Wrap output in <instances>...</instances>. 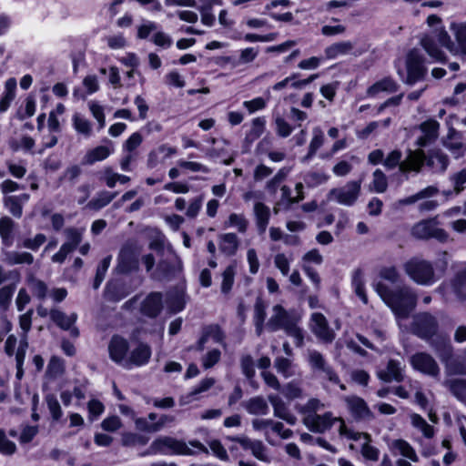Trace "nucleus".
Here are the masks:
<instances>
[{
	"label": "nucleus",
	"instance_id": "1",
	"mask_svg": "<svg viewBox=\"0 0 466 466\" xmlns=\"http://www.w3.org/2000/svg\"><path fill=\"white\" fill-rule=\"evenodd\" d=\"M375 290L399 319H407L416 307L417 296L408 286L391 290L384 283L379 282L375 285Z\"/></svg>",
	"mask_w": 466,
	"mask_h": 466
},
{
	"label": "nucleus",
	"instance_id": "2",
	"mask_svg": "<svg viewBox=\"0 0 466 466\" xmlns=\"http://www.w3.org/2000/svg\"><path fill=\"white\" fill-rule=\"evenodd\" d=\"M299 320V316L287 311L281 305H275L267 328L270 331L283 329L288 336L295 339L297 347H301L304 343V334L298 325Z\"/></svg>",
	"mask_w": 466,
	"mask_h": 466
},
{
	"label": "nucleus",
	"instance_id": "3",
	"mask_svg": "<svg viewBox=\"0 0 466 466\" xmlns=\"http://www.w3.org/2000/svg\"><path fill=\"white\" fill-rule=\"evenodd\" d=\"M402 268L407 276L418 285L431 286L439 279L432 263L420 258H410Z\"/></svg>",
	"mask_w": 466,
	"mask_h": 466
},
{
	"label": "nucleus",
	"instance_id": "4",
	"mask_svg": "<svg viewBox=\"0 0 466 466\" xmlns=\"http://www.w3.org/2000/svg\"><path fill=\"white\" fill-rule=\"evenodd\" d=\"M307 360L312 372L320 380L331 384H339V377L322 353L316 350H308Z\"/></svg>",
	"mask_w": 466,
	"mask_h": 466
},
{
	"label": "nucleus",
	"instance_id": "5",
	"mask_svg": "<svg viewBox=\"0 0 466 466\" xmlns=\"http://www.w3.org/2000/svg\"><path fill=\"white\" fill-rule=\"evenodd\" d=\"M411 235L419 239L435 238L441 243L450 239L449 233L439 227L437 217L416 223L411 228Z\"/></svg>",
	"mask_w": 466,
	"mask_h": 466
},
{
	"label": "nucleus",
	"instance_id": "6",
	"mask_svg": "<svg viewBox=\"0 0 466 466\" xmlns=\"http://www.w3.org/2000/svg\"><path fill=\"white\" fill-rule=\"evenodd\" d=\"M439 192L438 187L435 186H429L416 194L409 196L407 198L399 199L396 202V206L398 208L413 205L418 201H421L418 207L420 212H429L436 209L439 206L437 200L430 199L431 198L437 195Z\"/></svg>",
	"mask_w": 466,
	"mask_h": 466
},
{
	"label": "nucleus",
	"instance_id": "7",
	"mask_svg": "<svg viewBox=\"0 0 466 466\" xmlns=\"http://www.w3.org/2000/svg\"><path fill=\"white\" fill-rule=\"evenodd\" d=\"M361 191V180L348 181L343 187L332 188L329 198L340 205L353 206Z\"/></svg>",
	"mask_w": 466,
	"mask_h": 466
},
{
	"label": "nucleus",
	"instance_id": "8",
	"mask_svg": "<svg viewBox=\"0 0 466 466\" xmlns=\"http://www.w3.org/2000/svg\"><path fill=\"white\" fill-rule=\"evenodd\" d=\"M147 453H175L180 455H192L194 452L187 443L171 437H161L155 440Z\"/></svg>",
	"mask_w": 466,
	"mask_h": 466
},
{
	"label": "nucleus",
	"instance_id": "9",
	"mask_svg": "<svg viewBox=\"0 0 466 466\" xmlns=\"http://www.w3.org/2000/svg\"><path fill=\"white\" fill-rule=\"evenodd\" d=\"M407 78L405 82L409 85L423 79L427 73L424 56L419 51L410 50L406 57Z\"/></svg>",
	"mask_w": 466,
	"mask_h": 466
},
{
	"label": "nucleus",
	"instance_id": "10",
	"mask_svg": "<svg viewBox=\"0 0 466 466\" xmlns=\"http://www.w3.org/2000/svg\"><path fill=\"white\" fill-rule=\"evenodd\" d=\"M340 417H335L331 411L324 412L323 414H315L303 417V424L311 431L316 433H323L329 431L335 423L340 421Z\"/></svg>",
	"mask_w": 466,
	"mask_h": 466
},
{
	"label": "nucleus",
	"instance_id": "11",
	"mask_svg": "<svg viewBox=\"0 0 466 466\" xmlns=\"http://www.w3.org/2000/svg\"><path fill=\"white\" fill-rule=\"evenodd\" d=\"M141 248L136 244L127 243L120 250L118 256V269L123 273H129L138 268Z\"/></svg>",
	"mask_w": 466,
	"mask_h": 466
},
{
	"label": "nucleus",
	"instance_id": "12",
	"mask_svg": "<svg viewBox=\"0 0 466 466\" xmlns=\"http://www.w3.org/2000/svg\"><path fill=\"white\" fill-rule=\"evenodd\" d=\"M411 367L425 375L437 377L440 374V367L432 356L426 352H417L410 356Z\"/></svg>",
	"mask_w": 466,
	"mask_h": 466
},
{
	"label": "nucleus",
	"instance_id": "13",
	"mask_svg": "<svg viewBox=\"0 0 466 466\" xmlns=\"http://www.w3.org/2000/svg\"><path fill=\"white\" fill-rule=\"evenodd\" d=\"M322 262L323 256L317 248L309 250L301 258V268L317 289H319L320 286V277L319 276L317 270L312 268V265L319 266L322 264Z\"/></svg>",
	"mask_w": 466,
	"mask_h": 466
},
{
	"label": "nucleus",
	"instance_id": "14",
	"mask_svg": "<svg viewBox=\"0 0 466 466\" xmlns=\"http://www.w3.org/2000/svg\"><path fill=\"white\" fill-rule=\"evenodd\" d=\"M412 330L420 338L430 339L436 334L438 322L431 314L420 313L414 317Z\"/></svg>",
	"mask_w": 466,
	"mask_h": 466
},
{
	"label": "nucleus",
	"instance_id": "15",
	"mask_svg": "<svg viewBox=\"0 0 466 466\" xmlns=\"http://www.w3.org/2000/svg\"><path fill=\"white\" fill-rule=\"evenodd\" d=\"M232 441L238 442L244 450L249 451L257 460L265 463L271 462L272 458L268 449L261 441L252 440L246 436L235 437Z\"/></svg>",
	"mask_w": 466,
	"mask_h": 466
},
{
	"label": "nucleus",
	"instance_id": "16",
	"mask_svg": "<svg viewBox=\"0 0 466 466\" xmlns=\"http://www.w3.org/2000/svg\"><path fill=\"white\" fill-rule=\"evenodd\" d=\"M309 328L313 334L325 343H331L335 339V332L329 328L326 317L315 312L310 317Z\"/></svg>",
	"mask_w": 466,
	"mask_h": 466
},
{
	"label": "nucleus",
	"instance_id": "17",
	"mask_svg": "<svg viewBox=\"0 0 466 466\" xmlns=\"http://www.w3.org/2000/svg\"><path fill=\"white\" fill-rule=\"evenodd\" d=\"M343 400L346 403L349 412L355 420H362L373 418V413L362 398L356 395H350L345 396Z\"/></svg>",
	"mask_w": 466,
	"mask_h": 466
},
{
	"label": "nucleus",
	"instance_id": "18",
	"mask_svg": "<svg viewBox=\"0 0 466 466\" xmlns=\"http://www.w3.org/2000/svg\"><path fill=\"white\" fill-rule=\"evenodd\" d=\"M128 349V342L126 339L117 335L113 336L108 344L109 358L115 363L126 368Z\"/></svg>",
	"mask_w": 466,
	"mask_h": 466
},
{
	"label": "nucleus",
	"instance_id": "19",
	"mask_svg": "<svg viewBox=\"0 0 466 466\" xmlns=\"http://www.w3.org/2000/svg\"><path fill=\"white\" fill-rule=\"evenodd\" d=\"M50 318L51 319L62 329L68 330L70 335L74 338H77L79 335L78 329L75 326V323L77 319L76 313H71L70 315L66 314L65 312L54 309L50 310Z\"/></svg>",
	"mask_w": 466,
	"mask_h": 466
},
{
	"label": "nucleus",
	"instance_id": "20",
	"mask_svg": "<svg viewBox=\"0 0 466 466\" xmlns=\"http://www.w3.org/2000/svg\"><path fill=\"white\" fill-rule=\"evenodd\" d=\"M425 162L426 155L422 149L410 150L400 165V171L403 174L409 172L419 173Z\"/></svg>",
	"mask_w": 466,
	"mask_h": 466
},
{
	"label": "nucleus",
	"instance_id": "21",
	"mask_svg": "<svg viewBox=\"0 0 466 466\" xmlns=\"http://www.w3.org/2000/svg\"><path fill=\"white\" fill-rule=\"evenodd\" d=\"M9 248H1L2 261L7 266L32 265L34 256L27 251L10 250Z\"/></svg>",
	"mask_w": 466,
	"mask_h": 466
},
{
	"label": "nucleus",
	"instance_id": "22",
	"mask_svg": "<svg viewBox=\"0 0 466 466\" xmlns=\"http://www.w3.org/2000/svg\"><path fill=\"white\" fill-rule=\"evenodd\" d=\"M421 136L416 140L418 147H426L433 143L439 137L440 124L434 119H428L419 126Z\"/></svg>",
	"mask_w": 466,
	"mask_h": 466
},
{
	"label": "nucleus",
	"instance_id": "23",
	"mask_svg": "<svg viewBox=\"0 0 466 466\" xmlns=\"http://www.w3.org/2000/svg\"><path fill=\"white\" fill-rule=\"evenodd\" d=\"M162 308V294L160 292H151L141 302L140 312L148 318H156Z\"/></svg>",
	"mask_w": 466,
	"mask_h": 466
},
{
	"label": "nucleus",
	"instance_id": "24",
	"mask_svg": "<svg viewBox=\"0 0 466 466\" xmlns=\"http://www.w3.org/2000/svg\"><path fill=\"white\" fill-rule=\"evenodd\" d=\"M404 366L395 360H390L384 370L377 372V376L384 382L397 381L400 382L404 380Z\"/></svg>",
	"mask_w": 466,
	"mask_h": 466
},
{
	"label": "nucleus",
	"instance_id": "25",
	"mask_svg": "<svg viewBox=\"0 0 466 466\" xmlns=\"http://www.w3.org/2000/svg\"><path fill=\"white\" fill-rule=\"evenodd\" d=\"M151 354V348L147 344L139 343L130 351L126 368L130 369L134 366L140 367L147 364Z\"/></svg>",
	"mask_w": 466,
	"mask_h": 466
},
{
	"label": "nucleus",
	"instance_id": "26",
	"mask_svg": "<svg viewBox=\"0 0 466 466\" xmlns=\"http://www.w3.org/2000/svg\"><path fill=\"white\" fill-rule=\"evenodd\" d=\"M268 399L272 405L275 417L285 420L290 425H294L296 423V416L289 411L288 405L279 396L271 394L268 395Z\"/></svg>",
	"mask_w": 466,
	"mask_h": 466
},
{
	"label": "nucleus",
	"instance_id": "27",
	"mask_svg": "<svg viewBox=\"0 0 466 466\" xmlns=\"http://www.w3.org/2000/svg\"><path fill=\"white\" fill-rule=\"evenodd\" d=\"M114 152V146L110 140L106 141V145L96 147L88 150L83 158L86 165H93L96 162L106 159Z\"/></svg>",
	"mask_w": 466,
	"mask_h": 466
},
{
	"label": "nucleus",
	"instance_id": "28",
	"mask_svg": "<svg viewBox=\"0 0 466 466\" xmlns=\"http://www.w3.org/2000/svg\"><path fill=\"white\" fill-rule=\"evenodd\" d=\"M30 198L29 194L24 193L15 196H5L3 198L4 207L15 218H20L23 215V207Z\"/></svg>",
	"mask_w": 466,
	"mask_h": 466
},
{
	"label": "nucleus",
	"instance_id": "29",
	"mask_svg": "<svg viewBox=\"0 0 466 466\" xmlns=\"http://www.w3.org/2000/svg\"><path fill=\"white\" fill-rule=\"evenodd\" d=\"M451 289L457 300L466 301V265L459 269L451 280Z\"/></svg>",
	"mask_w": 466,
	"mask_h": 466
},
{
	"label": "nucleus",
	"instance_id": "30",
	"mask_svg": "<svg viewBox=\"0 0 466 466\" xmlns=\"http://www.w3.org/2000/svg\"><path fill=\"white\" fill-rule=\"evenodd\" d=\"M389 448L394 455H401L413 462L419 461V457L414 448L402 439L393 440L389 444Z\"/></svg>",
	"mask_w": 466,
	"mask_h": 466
},
{
	"label": "nucleus",
	"instance_id": "31",
	"mask_svg": "<svg viewBox=\"0 0 466 466\" xmlns=\"http://www.w3.org/2000/svg\"><path fill=\"white\" fill-rule=\"evenodd\" d=\"M174 421V417L169 415H162L155 422H149L145 418H137L135 420L136 428L138 431L146 432H157L160 431L167 423Z\"/></svg>",
	"mask_w": 466,
	"mask_h": 466
},
{
	"label": "nucleus",
	"instance_id": "32",
	"mask_svg": "<svg viewBox=\"0 0 466 466\" xmlns=\"http://www.w3.org/2000/svg\"><path fill=\"white\" fill-rule=\"evenodd\" d=\"M176 153L177 150L175 147H169L167 144H162L150 151L147 157V166L153 168Z\"/></svg>",
	"mask_w": 466,
	"mask_h": 466
},
{
	"label": "nucleus",
	"instance_id": "33",
	"mask_svg": "<svg viewBox=\"0 0 466 466\" xmlns=\"http://www.w3.org/2000/svg\"><path fill=\"white\" fill-rule=\"evenodd\" d=\"M353 49L354 44L351 41H339L327 46L324 54L327 59H336L339 56L351 54Z\"/></svg>",
	"mask_w": 466,
	"mask_h": 466
},
{
	"label": "nucleus",
	"instance_id": "34",
	"mask_svg": "<svg viewBox=\"0 0 466 466\" xmlns=\"http://www.w3.org/2000/svg\"><path fill=\"white\" fill-rule=\"evenodd\" d=\"M213 342L217 344L224 343V334L218 326H209L203 331L201 338L198 342L197 349L203 350L207 343Z\"/></svg>",
	"mask_w": 466,
	"mask_h": 466
},
{
	"label": "nucleus",
	"instance_id": "35",
	"mask_svg": "<svg viewBox=\"0 0 466 466\" xmlns=\"http://www.w3.org/2000/svg\"><path fill=\"white\" fill-rule=\"evenodd\" d=\"M15 222L7 216L0 218V238L3 247L10 248L15 241L14 236Z\"/></svg>",
	"mask_w": 466,
	"mask_h": 466
},
{
	"label": "nucleus",
	"instance_id": "36",
	"mask_svg": "<svg viewBox=\"0 0 466 466\" xmlns=\"http://www.w3.org/2000/svg\"><path fill=\"white\" fill-rule=\"evenodd\" d=\"M426 164L435 172L443 173L449 166V158L441 150L433 149L426 157Z\"/></svg>",
	"mask_w": 466,
	"mask_h": 466
},
{
	"label": "nucleus",
	"instance_id": "37",
	"mask_svg": "<svg viewBox=\"0 0 466 466\" xmlns=\"http://www.w3.org/2000/svg\"><path fill=\"white\" fill-rule=\"evenodd\" d=\"M398 84L390 77H384L372 86L367 90L368 96L374 97L380 93H394L398 90Z\"/></svg>",
	"mask_w": 466,
	"mask_h": 466
},
{
	"label": "nucleus",
	"instance_id": "38",
	"mask_svg": "<svg viewBox=\"0 0 466 466\" xmlns=\"http://www.w3.org/2000/svg\"><path fill=\"white\" fill-rule=\"evenodd\" d=\"M444 147L449 149L455 157H461L466 149V147L461 142L459 134L454 128H451L446 138L443 141Z\"/></svg>",
	"mask_w": 466,
	"mask_h": 466
},
{
	"label": "nucleus",
	"instance_id": "39",
	"mask_svg": "<svg viewBox=\"0 0 466 466\" xmlns=\"http://www.w3.org/2000/svg\"><path fill=\"white\" fill-rule=\"evenodd\" d=\"M254 216L258 233L264 234L270 218L269 208L262 202H257L254 205Z\"/></svg>",
	"mask_w": 466,
	"mask_h": 466
},
{
	"label": "nucleus",
	"instance_id": "40",
	"mask_svg": "<svg viewBox=\"0 0 466 466\" xmlns=\"http://www.w3.org/2000/svg\"><path fill=\"white\" fill-rule=\"evenodd\" d=\"M219 249L227 256H233L238 248V238L235 233L221 234L218 237Z\"/></svg>",
	"mask_w": 466,
	"mask_h": 466
},
{
	"label": "nucleus",
	"instance_id": "41",
	"mask_svg": "<svg viewBox=\"0 0 466 466\" xmlns=\"http://www.w3.org/2000/svg\"><path fill=\"white\" fill-rule=\"evenodd\" d=\"M266 129V119L263 116H258L251 120L249 129L246 134L245 142L252 144L262 136Z\"/></svg>",
	"mask_w": 466,
	"mask_h": 466
},
{
	"label": "nucleus",
	"instance_id": "42",
	"mask_svg": "<svg viewBox=\"0 0 466 466\" xmlns=\"http://www.w3.org/2000/svg\"><path fill=\"white\" fill-rule=\"evenodd\" d=\"M438 42L434 36L425 35L420 40V45L427 54L435 61H443L444 53L438 47Z\"/></svg>",
	"mask_w": 466,
	"mask_h": 466
},
{
	"label": "nucleus",
	"instance_id": "43",
	"mask_svg": "<svg viewBox=\"0 0 466 466\" xmlns=\"http://www.w3.org/2000/svg\"><path fill=\"white\" fill-rule=\"evenodd\" d=\"M246 410L253 415H266L268 412V406L265 399L257 396L249 399L244 403Z\"/></svg>",
	"mask_w": 466,
	"mask_h": 466
},
{
	"label": "nucleus",
	"instance_id": "44",
	"mask_svg": "<svg viewBox=\"0 0 466 466\" xmlns=\"http://www.w3.org/2000/svg\"><path fill=\"white\" fill-rule=\"evenodd\" d=\"M266 304L262 299L258 298L254 305V324L256 327V333L260 336L264 329V321L266 319Z\"/></svg>",
	"mask_w": 466,
	"mask_h": 466
},
{
	"label": "nucleus",
	"instance_id": "45",
	"mask_svg": "<svg viewBox=\"0 0 466 466\" xmlns=\"http://www.w3.org/2000/svg\"><path fill=\"white\" fill-rule=\"evenodd\" d=\"M388 188V178L380 170L376 169L372 174V180L369 185V190L375 193H384Z\"/></svg>",
	"mask_w": 466,
	"mask_h": 466
},
{
	"label": "nucleus",
	"instance_id": "46",
	"mask_svg": "<svg viewBox=\"0 0 466 466\" xmlns=\"http://www.w3.org/2000/svg\"><path fill=\"white\" fill-rule=\"evenodd\" d=\"M276 370L284 378L288 379L295 375V366L291 360L284 357H278L274 360Z\"/></svg>",
	"mask_w": 466,
	"mask_h": 466
},
{
	"label": "nucleus",
	"instance_id": "47",
	"mask_svg": "<svg viewBox=\"0 0 466 466\" xmlns=\"http://www.w3.org/2000/svg\"><path fill=\"white\" fill-rule=\"evenodd\" d=\"M364 284L365 282L362 270L360 268L354 270L352 275V286L354 288L355 293L364 304H367L368 297L365 292Z\"/></svg>",
	"mask_w": 466,
	"mask_h": 466
},
{
	"label": "nucleus",
	"instance_id": "48",
	"mask_svg": "<svg viewBox=\"0 0 466 466\" xmlns=\"http://www.w3.org/2000/svg\"><path fill=\"white\" fill-rule=\"evenodd\" d=\"M27 284L32 289L33 294L39 299H45L47 296V286L46 284L36 279L35 276L30 275L26 278Z\"/></svg>",
	"mask_w": 466,
	"mask_h": 466
},
{
	"label": "nucleus",
	"instance_id": "49",
	"mask_svg": "<svg viewBox=\"0 0 466 466\" xmlns=\"http://www.w3.org/2000/svg\"><path fill=\"white\" fill-rule=\"evenodd\" d=\"M116 195V193L102 191L90 200L86 207L92 210H99L108 205L115 198Z\"/></svg>",
	"mask_w": 466,
	"mask_h": 466
},
{
	"label": "nucleus",
	"instance_id": "50",
	"mask_svg": "<svg viewBox=\"0 0 466 466\" xmlns=\"http://www.w3.org/2000/svg\"><path fill=\"white\" fill-rule=\"evenodd\" d=\"M413 427L420 431L424 437L431 439L434 436V429L420 415L413 413L410 415Z\"/></svg>",
	"mask_w": 466,
	"mask_h": 466
},
{
	"label": "nucleus",
	"instance_id": "51",
	"mask_svg": "<svg viewBox=\"0 0 466 466\" xmlns=\"http://www.w3.org/2000/svg\"><path fill=\"white\" fill-rule=\"evenodd\" d=\"M225 226L228 228H235L239 233H245L248 229V221L243 214L231 213Z\"/></svg>",
	"mask_w": 466,
	"mask_h": 466
},
{
	"label": "nucleus",
	"instance_id": "52",
	"mask_svg": "<svg viewBox=\"0 0 466 466\" xmlns=\"http://www.w3.org/2000/svg\"><path fill=\"white\" fill-rule=\"evenodd\" d=\"M73 127L76 131L86 137H89L92 134V125L89 120L83 117L79 114H75L72 118Z\"/></svg>",
	"mask_w": 466,
	"mask_h": 466
},
{
	"label": "nucleus",
	"instance_id": "53",
	"mask_svg": "<svg viewBox=\"0 0 466 466\" xmlns=\"http://www.w3.org/2000/svg\"><path fill=\"white\" fill-rule=\"evenodd\" d=\"M325 407V403H323L319 399L311 398L299 409V412L303 417H307L318 414V412L324 410Z\"/></svg>",
	"mask_w": 466,
	"mask_h": 466
},
{
	"label": "nucleus",
	"instance_id": "54",
	"mask_svg": "<svg viewBox=\"0 0 466 466\" xmlns=\"http://www.w3.org/2000/svg\"><path fill=\"white\" fill-rule=\"evenodd\" d=\"M236 275V265L231 264L228 266L222 273L221 291L228 293L233 286L234 278Z\"/></svg>",
	"mask_w": 466,
	"mask_h": 466
},
{
	"label": "nucleus",
	"instance_id": "55",
	"mask_svg": "<svg viewBox=\"0 0 466 466\" xmlns=\"http://www.w3.org/2000/svg\"><path fill=\"white\" fill-rule=\"evenodd\" d=\"M339 433L340 436L347 437L348 439L352 441H363V442L366 441H370V434L349 430L343 419L339 426Z\"/></svg>",
	"mask_w": 466,
	"mask_h": 466
},
{
	"label": "nucleus",
	"instance_id": "56",
	"mask_svg": "<svg viewBox=\"0 0 466 466\" xmlns=\"http://www.w3.org/2000/svg\"><path fill=\"white\" fill-rule=\"evenodd\" d=\"M27 348H28V342L25 340V338L20 339L19 345L17 347L16 354H15L17 378H21L23 376V364L25 361Z\"/></svg>",
	"mask_w": 466,
	"mask_h": 466
},
{
	"label": "nucleus",
	"instance_id": "57",
	"mask_svg": "<svg viewBox=\"0 0 466 466\" xmlns=\"http://www.w3.org/2000/svg\"><path fill=\"white\" fill-rule=\"evenodd\" d=\"M84 229H78L75 228H66L64 233L66 237L67 241L64 245L70 247L74 250L81 242Z\"/></svg>",
	"mask_w": 466,
	"mask_h": 466
},
{
	"label": "nucleus",
	"instance_id": "58",
	"mask_svg": "<svg viewBox=\"0 0 466 466\" xmlns=\"http://www.w3.org/2000/svg\"><path fill=\"white\" fill-rule=\"evenodd\" d=\"M65 371L63 360L56 356H53L47 365L46 375L51 378L61 376Z\"/></svg>",
	"mask_w": 466,
	"mask_h": 466
},
{
	"label": "nucleus",
	"instance_id": "59",
	"mask_svg": "<svg viewBox=\"0 0 466 466\" xmlns=\"http://www.w3.org/2000/svg\"><path fill=\"white\" fill-rule=\"evenodd\" d=\"M329 177L323 172L311 171L305 174L303 179L308 187H317L328 181Z\"/></svg>",
	"mask_w": 466,
	"mask_h": 466
},
{
	"label": "nucleus",
	"instance_id": "60",
	"mask_svg": "<svg viewBox=\"0 0 466 466\" xmlns=\"http://www.w3.org/2000/svg\"><path fill=\"white\" fill-rule=\"evenodd\" d=\"M445 385L458 399H463L466 397V380H449L445 381Z\"/></svg>",
	"mask_w": 466,
	"mask_h": 466
},
{
	"label": "nucleus",
	"instance_id": "61",
	"mask_svg": "<svg viewBox=\"0 0 466 466\" xmlns=\"http://www.w3.org/2000/svg\"><path fill=\"white\" fill-rule=\"evenodd\" d=\"M442 361H444L446 370L450 374H464L466 373V365L462 363L458 359L450 358H442Z\"/></svg>",
	"mask_w": 466,
	"mask_h": 466
},
{
	"label": "nucleus",
	"instance_id": "62",
	"mask_svg": "<svg viewBox=\"0 0 466 466\" xmlns=\"http://www.w3.org/2000/svg\"><path fill=\"white\" fill-rule=\"evenodd\" d=\"M16 284H8L0 288V308L6 309L12 300Z\"/></svg>",
	"mask_w": 466,
	"mask_h": 466
},
{
	"label": "nucleus",
	"instance_id": "63",
	"mask_svg": "<svg viewBox=\"0 0 466 466\" xmlns=\"http://www.w3.org/2000/svg\"><path fill=\"white\" fill-rule=\"evenodd\" d=\"M177 165L181 168L189 170L194 173L208 174L210 172V168L208 166H206L200 162H197V161H189V160L180 159L177 161Z\"/></svg>",
	"mask_w": 466,
	"mask_h": 466
},
{
	"label": "nucleus",
	"instance_id": "64",
	"mask_svg": "<svg viewBox=\"0 0 466 466\" xmlns=\"http://www.w3.org/2000/svg\"><path fill=\"white\" fill-rule=\"evenodd\" d=\"M451 29L456 36L461 49L466 53V23L461 25H452Z\"/></svg>",
	"mask_w": 466,
	"mask_h": 466
}]
</instances>
